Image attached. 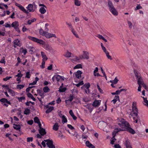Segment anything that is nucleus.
<instances>
[{
  "label": "nucleus",
  "mask_w": 148,
  "mask_h": 148,
  "mask_svg": "<svg viewBox=\"0 0 148 148\" xmlns=\"http://www.w3.org/2000/svg\"><path fill=\"white\" fill-rule=\"evenodd\" d=\"M86 145L89 148H95V147L92 144L90 143L89 141L87 140L85 143Z\"/></svg>",
  "instance_id": "nucleus-17"
},
{
  "label": "nucleus",
  "mask_w": 148,
  "mask_h": 148,
  "mask_svg": "<svg viewBox=\"0 0 148 148\" xmlns=\"http://www.w3.org/2000/svg\"><path fill=\"white\" fill-rule=\"evenodd\" d=\"M41 56H42V57L43 58L42 60L45 61L47 60V58L45 54V53L41 51Z\"/></svg>",
  "instance_id": "nucleus-23"
},
{
  "label": "nucleus",
  "mask_w": 148,
  "mask_h": 148,
  "mask_svg": "<svg viewBox=\"0 0 148 148\" xmlns=\"http://www.w3.org/2000/svg\"><path fill=\"white\" fill-rule=\"evenodd\" d=\"M125 146L126 148H132L130 142L128 140L125 141Z\"/></svg>",
  "instance_id": "nucleus-29"
},
{
  "label": "nucleus",
  "mask_w": 148,
  "mask_h": 148,
  "mask_svg": "<svg viewBox=\"0 0 148 148\" xmlns=\"http://www.w3.org/2000/svg\"><path fill=\"white\" fill-rule=\"evenodd\" d=\"M33 123V121L32 120H31L27 121V123L30 125H32V124Z\"/></svg>",
  "instance_id": "nucleus-63"
},
{
  "label": "nucleus",
  "mask_w": 148,
  "mask_h": 148,
  "mask_svg": "<svg viewBox=\"0 0 148 148\" xmlns=\"http://www.w3.org/2000/svg\"><path fill=\"white\" fill-rule=\"evenodd\" d=\"M142 7L141 6L140 4H137L136 5V8L135 9L136 10H139L140 9H142Z\"/></svg>",
  "instance_id": "nucleus-49"
},
{
  "label": "nucleus",
  "mask_w": 148,
  "mask_h": 148,
  "mask_svg": "<svg viewBox=\"0 0 148 148\" xmlns=\"http://www.w3.org/2000/svg\"><path fill=\"white\" fill-rule=\"evenodd\" d=\"M127 23L129 28H131L132 27V23L129 21H128Z\"/></svg>",
  "instance_id": "nucleus-57"
},
{
  "label": "nucleus",
  "mask_w": 148,
  "mask_h": 148,
  "mask_svg": "<svg viewBox=\"0 0 148 148\" xmlns=\"http://www.w3.org/2000/svg\"><path fill=\"white\" fill-rule=\"evenodd\" d=\"M43 47L46 50L49 51H51L52 49L51 46L48 44L45 43V45H43Z\"/></svg>",
  "instance_id": "nucleus-12"
},
{
  "label": "nucleus",
  "mask_w": 148,
  "mask_h": 148,
  "mask_svg": "<svg viewBox=\"0 0 148 148\" xmlns=\"http://www.w3.org/2000/svg\"><path fill=\"white\" fill-rule=\"evenodd\" d=\"M110 12L114 16H116L118 14V12L115 8L111 9L109 10Z\"/></svg>",
  "instance_id": "nucleus-15"
},
{
  "label": "nucleus",
  "mask_w": 148,
  "mask_h": 148,
  "mask_svg": "<svg viewBox=\"0 0 148 148\" xmlns=\"http://www.w3.org/2000/svg\"><path fill=\"white\" fill-rule=\"evenodd\" d=\"M114 147L115 148H121V146L119 144L114 145Z\"/></svg>",
  "instance_id": "nucleus-64"
},
{
  "label": "nucleus",
  "mask_w": 148,
  "mask_h": 148,
  "mask_svg": "<svg viewBox=\"0 0 148 148\" xmlns=\"http://www.w3.org/2000/svg\"><path fill=\"white\" fill-rule=\"evenodd\" d=\"M101 71L102 72V73L103 74V76L104 77H105L106 78H107V77H106V74H105V72L104 71L103 69H102V68H101Z\"/></svg>",
  "instance_id": "nucleus-60"
},
{
  "label": "nucleus",
  "mask_w": 148,
  "mask_h": 148,
  "mask_svg": "<svg viewBox=\"0 0 148 148\" xmlns=\"http://www.w3.org/2000/svg\"><path fill=\"white\" fill-rule=\"evenodd\" d=\"M62 123L64 124L66 123L67 122V120L66 116L64 115H63L62 117Z\"/></svg>",
  "instance_id": "nucleus-28"
},
{
  "label": "nucleus",
  "mask_w": 148,
  "mask_h": 148,
  "mask_svg": "<svg viewBox=\"0 0 148 148\" xmlns=\"http://www.w3.org/2000/svg\"><path fill=\"white\" fill-rule=\"evenodd\" d=\"M39 44L40 45L43 47V45L45 43V41L41 40L38 39V44Z\"/></svg>",
  "instance_id": "nucleus-22"
},
{
  "label": "nucleus",
  "mask_w": 148,
  "mask_h": 148,
  "mask_svg": "<svg viewBox=\"0 0 148 148\" xmlns=\"http://www.w3.org/2000/svg\"><path fill=\"white\" fill-rule=\"evenodd\" d=\"M88 53L86 51H84L83 55H80V58L82 59H88L89 58Z\"/></svg>",
  "instance_id": "nucleus-8"
},
{
  "label": "nucleus",
  "mask_w": 148,
  "mask_h": 148,
  "mask_svg": "<svg viewBox=\"0 0 148 148\" xmlns=\"http://www.w3.org/2000/svg\"><path fill=\"white\" fill-rule=\"evenodd\" d=\"M133 114L135 116L138 115V109L136 106V103L133 102L132 104Z\"/></svg>",
  "instance_id": "nucleus-4"
},
{
  "label": "nucleus",
  "mask_w": 148,
  "mask_h": 148,
  "mask_svg": "<svg viewBox=\"0 0 148 148\" xmlns=\"http://www.w3.org/2000/svg\"><path fill=\"white\" fill-rule=\"evenodd\" d=\"M13 125V127L15 129L17 130H20L21 127L20 125L14 124Z\"/></svg>",
  "instance_id": "nucleus-27"
},
{
  "label": "nucleus",
  "mask_w": 148,
  "mask_h": 148,
  "mask_svg": "<svg viewBox=\"0 0 148 148\" xmlns=\"http://www.w3.org/2000/svg\"><path fill=\"white\" fill-rule=\"evenodd\" d=\"M14 47L15 48L17 46H21V43L20 40L18 39L15 40L14 41Z\"/></svg>",
  "instance_id": "nucleus-13"
},
{
  "label": "nucleus",
  "mask_w": 148,
  "mask_h": 148,
  "mask_svg": "<svg viewBox=\"0 0 148 148\" xmlns=\"http://www.w3.org/2000/svg\"><path fill=\"white\" fill-rule=\"evenodd\" d=\"M97 89H98L99 91L101 93H103V90L100 88L98 84H97Z\"/></svg>",
  "instance_id": "nucleus-47"
},
{
  "label": "nucleus",
  "mask_w": 148,
  "mask_h": 148,
  "mask_svg": "<svg viewBox=\"0 0 148 148\" xmlns=\"http://www.w3.org/2000/svg\"><path fill=\"white\" fill-rule=\"evenodd\" d=\"M25 97L23 96L20 97H18L17 98V99H18L19 101L21 102L23 100L25 99Z\"/></svg>",
  "instance_id": "nucleus-50"
},
{
  "label": "nucleus",
  "mask_w": 148,
  "mask_h": 148,
  "mask_svg": "<svg viewBox=\"0 0 148 148\" xmlns=\"http://www.w3.org/2000/svg\"><path fill=\"white\" fill-rule=\"evenodd\" d=\"M59 124L57 123H56L53 125V129L54 130L57 131L59 129Z\"/></svg>",
  "instance_id": "nucleus-20"
},
{
  "label": "nucleus",
  "mask_w": 148,
  "mask_h": 148,
  "mask_svg": "<svg viewBox=\"0 0 148 148\" xmlns=\"http://www.w3.org/2000/svg\"><path fill=\"white\" fill-rule=\"evenodd\" d=\"M8 91L9 92L13 94L14 93V91L11 89L9 88L8 89Z\"/></svg>",
  "instance_id": "nucleus-62"
},
{
  "label": "nucleus",
  "mask_w": 148,
  "mask_h": 148,
  "mask_svg": "<svg viewBox=\"0 0 148 148\" xmlns=\"http://www.w3.org/2000/svg\"><path fill=\"white\" fill-rule=\"evenodd\" d=\"M100 103L99 100H95L93 102L92 106L94 107H98L100 105Z\"/></svg>",
  "instance_id": "nucleus-14"
},
{
  "label": "nucleus",
  "mask_w": 148,
  "mask_h": 148,
  "mask_svg": "<svg viewBox=\"0 0 148 148\" xmlns=\"http://www.w3.org/2000/svg\"><path fill=\"white\" fill-rule=\"evenodd\" d=\"M37 81V77H36L35 78V81H34L32 83H31L29 84V85H34L36 84Z\"/></svg>",
  "instance_id": "nucleus-53"
},
{
  "label": "nucleus",
  "mask_w": 148,
  "mask_h": 148,
  "mask_svg": "<svg viewBox=\"0 0 148 148\" xmlns=\"http://www.w3.org/2000/svg\"><path fill=\"white\" fill-rule=\"evenodd\" d=\"M66 24L68 26L69 29L70 30L71 29H73V28L71 24V23H69L66 22Z\"/></svg>",
  "instance_id": "nucleus-41"
},
{
  "label": "nucleus",
  "mask_w": 148,
  "mask_h": 148,
  "mask_svg": "<svg viewBox=\"0 0 148 148\" xmlns=\"http://www.w3.org/2000/svg\"><path fill=\"white\" fill-rule=\"evenodd\" d=\"M5 57H3L1 59V61H0V63H1L5 64Z\"/></svg>",
  "instance_id": "nucleus-59"
},
{
  "label": "nucleus",
  "mask_w": 148,
  "mask_h": 148,
  "mask_svg": "<svg viewBox=\"0 0 148 148\" xmlns=\"http://www.w3.org/2000/svg\"><path fill=\"white\" fill-rule=\"evenodd\" d=\"M46 7H41L39 9V11L40 12L41 14H44L46 12Z\"/></svg>",
  "instance_id": "nucleus-19"
},
{
  "label": "nucleus",
  "mask_w": 148,
  "mask_h": 148,
  "mask_svg": "<svg viewBox=\"0 0 148 148\" xmlns=\"http://www.w3.org/2000/svg\"><path fill=\"white\" fill-rule=\"evenodd\" d=\"M58 137H60L62 138H63V135L62 134L61 132H60L58 133Z\"/></svg>",
  "instance_id": "nucleus-61"
},
{
  "label": "nucleus",
  "mask_w": 148,
  "mask_h": 148,
  "mask_svg": "<svg viewBox=\"0 0 148 148\" xmlns=\"http://www.w3.org/2000/svg\"><path fill=\"white\" fill-rule=\"evenodd\" d=\"M55 78L57 82H62L64 80V77L61 76L59 75L55 76Z\"/></svg>",
  "instance_id": "nucleus-10"
},
{
  "label": "nucleus",
  "mask_w": 148,
  "mask_h": 148,
  "mask_svg": "<svg viewBox=\"0 0 148 148\" xmlns=\"http://www.w3.org/2000/svg\"><path fill=\"white\" fill-rule=\"evenodd\" d=\"M82 68V65L81 64H79L76 65L74 68V69Z\"/></svg>",
  "instance_id": "nucleus-39"
},
{
  "label": "nucleus",
  "mask_w": 148,
  "mask_h": 148,
  "mask_svg": "<svg viewBox=\"0 0 148 148\" xmlns=\"http://www.w3.org/2000/svg\"><path fill=\"white\" fill-rule=\"evenodd\" d=\"M43 90L45 93L48 92H49L50 89L47 86H46L43 88Z\"/></svg>",
  "instance_id": "nucleus-31"
},
{
  "label": "nucleus",
  "mask_w": 148,
  "mask_h": 148,
  "mask_svg": "<svg viewBox=\"0 0 148 148\" xmlns=\"http://www.w3.org/2000/svg\"><path fill=\"white\" fill-rule=\"evenodd\" d=\"M134 72L135 76L138 80L137 83L138 84L142 85L143 80L140 73L136 70H134Z\"/></svg>",
  "instance_id": "nucleus-2"
},
{
  "label": "nucleus",
  "mask_w": 148,
  "mask_h": 148,
  "mask_svg": "<svg viewBox=\"0 0 148 148\" xmlns=\"http://www.w3.org/2000/svg\"><path fill=\"white\" fill-rule=\"evenodd\" d=\"M45 32H46L44 31L42 29L40 30L39 31V33L40 34L43 36H44V35H45Z\"/></svg>",
  "instance_id": "nucleus-43"
},
{
  "label": "nucleus",
  "mask_w": 148,
  "mask_h": 148,
  "mask_svg": "<svg viewBox=\"0 0 148 148\" xmlns=\"http://www.w3.org/2000/svg\"><path fill=\"white\" fill-rule=\"evenodd\" d=\"M18 23L16 21H15L13 22L11 25V26L12 27H14L17 31L20 33V31L18 28Z\"/></svg>",
  "instance_id": "nucleus-6"
},
{
  "label": "nucleus",
  "mask_w": 148,
  "mask_h": 148,
  "mask_svg": "<svg viewBox=\"0 0 148 148\" xmlns=\"http://www.w3.org/2000/svg\"><path fill=\"white\" fill-rule=\"evenodd\" d=\"M27 96L29 98H31L32 100L34 101L35 100V98L30 93H28L27 94Z\"/></svg>",
  "instance_id": "nucleus-35"
},
{
  "label": "nucleus",
  "mask_w": 148,
  "mask_h": 148,
  "mask_svg": "<svg viewBox=\"0 0 148 148\" xmlns=\"http://www.w3.org/2000/svg\"><path fill=\"white\" fill-rule=\"evenodd\" d=\"M24 87V85H21V84H18L17 85L16 88L17 89H22Z\"/></svg>",
  "instance_id": "nucleus-37"
},
{
  "label": "nucleus",
  "mask_w": 148,
  "mask_h": 148,
  "mask_svg": "<svg viewBox=\"0 0 148 148\" xmlns=\"http://www.w3.org/2000/svg\"><path fill=\"white\" fill-rule=\"evenodd\" d=\"M4 26L6 27H10L11 25L10 24L8 23H6L4 25Z\"/></svg>",
  "instance_id": "nucleus-58"
},
{
  "label": "nucleus",
  "mask_w": 148,
  "mask_h": 148,
  "mask_svg": "<svg viewBox=\"0 0 148 148\" xmlns=\"http://www.w3.org/2000/svg\"><path fill=\"white\" fill-rule=\"evenodd\" d=\"M63 85V84H62V86H61L59 88V91L60 92H64L66 90V87L63 88L62 86Z\"/></svg>",
  "instance_id": "nucleus-24"
},
{
  "label": "nucleus",
  "mask_w": 148,
  "mask_h": 148,
  "mask_svg": "<svg viewBox=\"0 0 148 148\" xmlns=\"http://www.w3.org/2000/svg\"><path fill=\"white\" fill-rule=\"evenodd\" d=\"M40 134H38V138H41L42 136H43L46 134V132L45 129L40 128L38 130Z\"/></svg>",
  "instance_id": "nucleus-3"
},
{
  "label": "nucleus",
  "mask_w": 148,
  "mask_h": 148,
  "mask_svg": "<svg viewBox=\"0 0 148 148\" xmlns=\"http://www.w3.org/2000/svg\"><path fill=\"white\" fill-rule=\"evenodd\" d=\"M28 38L31 40L37 42V39L36 38L32 37L30 36H29L27 37Z\"/></svg>",
  "instance_id": "nucleus-32"
},
{
  "label": "nucleus",
  "mask_w": 148,
  "mask_h": 148,
  "mask_svg": "<svg viewBox=\"0 0 148 148\" xmlns=\"http://www.w3.org/2000/svg\"><path fill=\"white\" fill-rule=\"evenodd\" d=\"M112 83L113 84H116L118 81V80L117 78V77H116L114 79V80H112Z\"/></svg>",
  "instance_id": "nucleus-45"
},
{
  "label": "nucleus",
  "mask_w": 148,
  "mask_h": 148,
  "mask_svg": "<svg viewBox=\"0 0 148 148\" xmlns=\"http://www.w3.org/2000/svg\"><path fill=\"white\" fill-rule=\"evenodd\" d=\"M84 87L86 88L87 89H88V93H89L90 91L89 90V88L90 87V83H85L84 85Z\"/></svg>",
  "instance_id": "nucleus-30"
},
{
  "label": "nucleus",
  "mask_w": 148,
  "mask_h": 148,
  "mask_svg": "<svg viewBox=\"0 0 148 148\" xmlns=\"http://www.w3.org/2000/svg\"><path fill=\"white\" fill-rule=\"evenodd\" d=\"M24 112V114L28 115L30 113V111L29 109L26 108L25 109Z\"/></svg>",
  "instance_id": "nucleus-33"
},
{
  "label": "nucleus",
  "mask_w": 148,
  "mask_h": 148,
  "mask_svg": "<svg viewBox=\"0 0 148 148\" xmlns=\"http://www.w3.org/2000/svg\"><path fill=\"white\" fill-rule=\"evenodd\" d=\"M47 142L46 144L49 148H55V146L53 145V142L52 140L47 139L45 140Z\"/></svg>",
  "instance_id": "nucleus-5"
},
{
  "label": "nucleus",
  "mask_w": 148,
  "mask_h": 148,
  "mask_svg": "<svg viewBox=\"0 0 148 148\" xmlns=\"http://www.w3.org/2000/svg\"><path fill=\"white\" fill-rule=\"evenodd\" d=\"M45 108L47 109L46 111V113L47 114H48L52 110H53L54 108L53 107L50 106L48 105L45 106Z\"/></svg>",
  "instance_id": "nucleus-9"
},
{
  "label": "nucleus",
  "mask_w": 148,
  "mask_h": 148,
  "mask_svg": "<svg viewBox=\"0 0 148 148\" xmlns=\"http://www.w3.org/2000/svg\"><path fill=\"white\" fill-rule=\"evenodd\" d=\"M36 20V19L35 18H33L31 20H29L28 21L27 23L29 25H30L31 23L34 22Z\"/></svg>",
  "instance_id": "nucleus-36"
},
{
  "label": "nucleus",
  "mask_w": 148,
  "mask_h": 148,
  "mask_svg": "<svg viewBox=\"0 0 148 148\" xmlns=\"http://www.w3.org/2000/svg\"><path fill=\"white\" fill-rule=\"evenodd\" d=\"M71 53L70 52H69L68 51L64 55V56L68 58H69L71 57Z\"/></svg>",
  "instance_id": "nucleus-38"
},
{
  "label": "nucleus",
  "mask_w": 148,
  "mask_h": 148,
  "mask_svg": "<svg viewBox=\"0 0 148 148\" xmlns=\"http://www.w3.org/2000/svg\"><path fill=\"white\" fill-rule=\"evenodd\" d=\"M75 5L77 6H79L81 5L80 1L79 0H74Z\"/></svg>",
  "instance_id": "nucleus-34"
},
{
  "label": "nucleus",
  "mask_w": 148,
  "mask_h": 148,
  "mask_svg": "<svg viewBox=\"0 0 148 148\" xmlns=\"http://www.w3.org/2000/svg\"><path fill=\"white\" fill-rule=\"evenodd\" d=\"M82 73V72L80 71H78L75 73V75L76 77L78 79H79L81 77V75Z\"/></svg>",
  "instance_id": "nucleus-21"
},
{
  "label": "nucleus",
  "mask_w": 148,
  "mask_h": 148,
  "mask_svg": "<svg viewBox=\"0 0 148 148\" xmlns=\"http://www.w3.org/2000/svg\"><path fill=\"white\" fill-rule=\"evenodd\" d=\"M19 8L21 10L24 12L26 14H28L29 13V12L28 11H27V10H26L24 8V7H23L21 5L19 7Z\"/></svg>",
  "instance_id": "nucleus-26"
},
{
  "label": "nucleus",
  "mask_w": 148,
  "mask_h": 148,
  "mask_svg": "<svg viewBox=\"0 0 148 148\" xmlns=\"http://www.w3.org/2000/svg\"><path fill=\"white\" fill-rule=\"evenodd\" d=\"M108 5L109 10L114 8L112 2L110 0L108 1Z\"/></svg>",
  "instance_id": "nucleus-16"
},
{
  "label": "nucleus",
  "mask_w": 148,
  "mask_h": 148,
  "mask_svg": "<svg viewBox=\"0 0 148 148\" xmlns=\"http://www.w3.org/2000/svg\"><path fill=\"white\" fill-rule=\"evenodd\" d=\"M38 127L39 128V129H40V128H42L41 127L42 125L39 119L38 118Z\"/></svg>",
  "instance_id": "nucleus-46"
},
{
  "label": "nucleus",
  "mask_w": 148,
  "mask_h": 148,
  "mask_svg": "<svg viewBox=\"0 0 148 148\" xmlns=\"http://www.w3.org/2000/svg\"><path fill=\"white\" fill-rule=\"evenodd\" d=\"M31 74L29 72H27L26 73V77L28 78H29L30 77Z\"/></svg>",
  "instance_id": "nucleus-48"
},
{
  "label": "nucleus",
  "mask_w": 148,
  "mask_h": 148,
  "mask_svg": "<svg viewBox=\"0 0 148 148\" xmlns=\"http://www.w3.org/2000/svg\"><path fill=\"white\" fill-rule=\"evenodd\" d=\"M141 97L143 98L144 102L146 103L145 105L147 106L148 105V101L147 100V98L143 97Z\"/></svg>",
  "instance_id": "nucleus-42"
},
{
  "label": "nucleus",
  "mask_w": 148,
  "mask_h": 148,
  "mask_svg": "<svg viewBox=\"0 0 148 148\" xmlns=\"http://www.w3.org/2000/svg\"><path fill=\"white\" fill-rule=\"evenodd\" d=\"M12 77L11 76L10 77H6L5 78H3V80L5 81H6L8 80H9Z\"/></svg>",
  "instance_id": "nucleus-55"
},
{
  "label": "nucleus",
  "mask_w": 148,
  "mask_h": 148,
  "mask_svg": "<svg viewBox=\"0 0 148 148\" xmlns=\"http://www.w3.org/2000/svg\"><path fill=\"white\" fill-rule=\"evenodd\" d=\"M68 127L71 130L74 129V128L70 124H68L67 125Z\"/></svg>",
  "instance_id": "nucleus-56"
},
{
  "label": "nucleus",
  "mask_w": 148,
  "mask_h": 148,
  "mask_svg": "<svg viewBox=\"0 0 148 148\" xmlns=\"http://www.w3.org/2000/svg\"><path fill=\"white\" fill-rule=\"evenodd\" d=\"M0 101L1 102H6L8 104H11L10 102L9 101H8L7 99L5 98H2L1 99H0Z\"/></svg>",
  "instance_id": "nucleus-25"
},
{
  "label": "nucleus",
  "mask_w": 148,
  "mask_h": 148,
  "mask_svg": "<svg viewBox=\"0 0 148 148\" xmlns=\"http://www.w3.org/2000/svg\"><path fill=\"white\" fill-rule=\"evenodd\" d=\"M101 48H102V49L103 50V51L104 52H106V51H107L106 50V48L105 47H104L103 45V44L102 43H101Z\"/></svg>",
  "instance_id": "nucleus-44"
},
{
  "label": "nucleus",
  "mask_w": 148,
  "mask_h": 148,
  "mask_svg": "<svg viewBox=\"0 0 148 148\" xmlns=\"http://www.w3.org/2000/svg\"><path fill=\"white\" fill-rule=\"evenodd\" d=\"M74 98L73 96V95L71 94L70 95L69 97V99L68 100L69 101H71L73 100V99Z\"/></svg>",
  "instance_id": "nucleus-51"
},
{
  "label": "nucleus",
  "mask_w": 148,
  "mask_h": 148,
  "mask_svg": "<svg viewBox=\"0 0 148 148\" xmlns=\"http://www.w3.org/2000/svg\"><path fill=\"white\" fill-rule=\"evenodd\" d=\"M27 142H32L33 140L32 137H28L27 138Z\"/></svg>",
  "instance_id": "nucleus-54"
},
{
  "label": "nucleus",
  "mask_w": 148,
  "mask_h": 148,
  "mask_svg": "<svg viewBox=\"0 0 148 148\" xmlns=\"http://www.w3.org/2000/svg\"><path fill=\"white\" fill-rule=\"evenodd\" d=\"M45 60H42V62L41 65L40 66V67L42 69H43L44 68H45Z\"/></svg>",
  "instance_id": "nucleus-40"
},
{
  "label": "nucleus",
  "mask_w": 148,
  "mask_h": 148,
  "mask_svg": "<svg viewBox=\"0 0 148 148\" xmlns=\"http://www.w3.org/2000/svg\"><path fill=\"white\" fill-rule=\"evenodd\" d=\"M17 77V78L16 79V81H17L18 82V83L19 84L21 82V78L22 77V75H21L20 76H18Z\"/></svg>",
  "instance_id": "nucleus-52"
},
{
  "label": "nucleus",
  "mask_w": 148,
  "mask_h": 148,
  "mask_svg": "<svg viewBox=\"0 0 148 148\" xmlns=\"http://www.w3.org/2000/svg\"><path fill=\"white\" fill-rule=\"evenodd\" d=\"M44 36H45L48 38H49L52 37L55 38L57 37L55 34L49 33L46 32H45Z\"/></svg>",
  "instance_id": "nucleus-7"
},
{
  "label": "nucleus",
  "mask_w": 148,
  "mask_h": 148,
  "mask_svg": "<svg viewBox=\"0 0 148 148\" xmlns=\"http://www.w3.org/2000/svg\"><path fill=\"white\" fill-rule=\"evenodd\" d=\"M27 8L28 9V10H27V11H28L29 13V12L34 11L33 9V5L31 4H29L28 5Z\"/></svg>",
  "instance_id": "nucleus-18"
},
{
  "label": "nucleus",
  "mask_w": 148,
  "mask_h": 148,
  "mask_svg": "<svg viewBox=\"0 0 148 148\" xmlns=\"http://www.w3.org/2000/svg\"><path fill=\"white\" fill-rule=\"evenodd\" d=\"M118 124L122 128L126 127L127 131L130 133L133 134L135 133V130L130 127V125L129 123L124 119L122 118L119 119Z\"/></svg>",
  "instance_id": "nucleus-1"
},
{
  "label": "nucleus",
  "mask_w": 148,
  "mask_h": 148,
  "mask_svg": "<svg viewBox=\"0 0 148 148\" xmlns=\"http://www.w3.org/2000/svg\"><path fill=\"white\" fill-rule=\"evenodd\" d=\"M123 130L121 129L120 128H117L115 129L112 132V135L113 136V138H114L115 137L116 134L118 133V132L121 131H123Z\"/></svg>",
  "instance_id": "nucleus-11"
}]
</instances>
